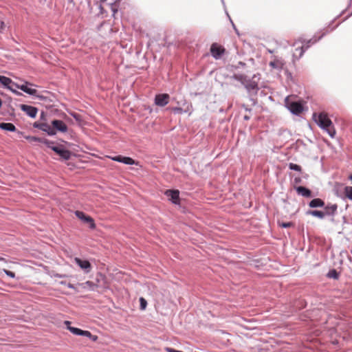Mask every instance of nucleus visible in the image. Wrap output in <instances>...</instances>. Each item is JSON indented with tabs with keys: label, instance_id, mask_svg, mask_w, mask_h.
Returning <instances> with one entry per match:
<instances>
[{
	"label": "nucleus",
	"instance_id": "f257e3e1",
	"mask_svg": "<svg viewBox=\"0 0 352 352\" xmlns=\"http://www.w3.org/2000/svg\"><path fill=\"white\" fill-rule=\"evenodd\" d=\"M34 126L47 133L50 135H54L56 134L57 132L66 133L68 129L66 124L59 120H52L51 125L46 122H36L34 123Z\"/></svg>",
	"mask_w": 352,
	"mask_h": 352
},
{
	"label": "nucleus",
	"instance_id": "f03ea898",
	"mask_svg": "<svg viewBox=\"0 0 352 352\" xmlns=\"http://www.w3.org/2000/svg\"><path fill=\"white\" fill-rule=\"evenodd\" d=\"M313 119L322 129L327 132L331 138L335 137L336 129L327 113H313Z\"/></svg>",
	"mask_w": 352,
	"mask_h": 352
},
{
	"label": "nucleus",
	"instance_id": "7ed1b4c3",
	"mask_svg": "<svg viewBox=\"0 0 352 352\" xmlns=\"http://www.w3.org/2000/svg\"><path fill=\"white\" fill-rule=\"evenodd\" d=\"M286 107L295 115H300L303 111V106L299 102H289L288 98L285 100Z\"/></svg>",
	"mask_w": 352,
	"mask_h": 352
},
{
	"label": "nucleus",
	"instance_id": "20e7f679",
	"mask_svg": "<svg viewBox=\"0 0 352 352\" xmlns=\"http://www.w3.org/2000/svg\"><path fill=\"white\" fill-rule=\"evenodd\" d=\"M211 55L215 59H219L225 54L226 49L217 43H213L210 49Z\"/></svg>",
	"mask_w": 352,
	"mask_h": 352
},
{
	"label": "nucleus",
	"instance_id": "39448f33",
	"mask_svg": "<svg viewBox=\"0 0 352 352\" xmlns=\"http://www.w3.org/2000/svg\"><path fill=\"white\" fill-rule=\"evenodd\" d=\"M75 214L79 219L82 221L84 223H88L89 225L90 228H96V223L94 222V219L91 217L86 215L83 212L79 210H76L75 212Z\"/></svg>",
	"mask_w": 352,
	"mask_h": 352
},
{
	"label": "nucleus",
	"instance_id": "423d86ee",
	"mask_svg": "<svg viewBox=\"0 0 352 352\" xmlns=\"http://www.w3.org/2000/svg\"><path fill=\"white\" fill-rule=\"evenodd\" d=\"M64 323L67 326V329L69 330L70 332H72V333H74L75 335L83 336H86L88 338H90L91 336L92 335L91 333V332L89 331H84V330L80 329L76 327H71L70 326L71 322H69L68 320L65 321Z\"/></svg>",
	"mask_w": 352,
	"mask_h": 352
},
{
	"label": "nucleus",
	"instance_id": "0eeeda50",
	"mask_svg": "<svg viewBox=\"0 0 352 352\" xmlns=\"http://www.w3.org/2000/svg\"><path fill=\"white\" fill-rule=\"evenodd\" d=\"M170 100V96L168 94H159L155 97L154 102L159 107L166 106Z\"/></svg>",
	"mask_w": 352,
	"mask_h": 352
},
{
	"label": "nucleus",
	"instance_id": "6e6552de",
	"mask_svg": "<svg viewBox=\"0 0 352 352\" xmlns=\"http://www.w3.org/2000/svg\"><path fill=\"white\" fill-rule=\"evenodd\" d=\"M36 87V85L25 81L23 82V92L33 96L38 97Z\"/></svg>",
	"mask_w": 352,
	"mask_h": 352
},
{
	"label": "nucleus",
	"instance_id": "1a4fd4ad",
	"mask_svg": "<svg viewBox=\"0 0 352 352\" xmlns=\"http://www.w3.org/2000/svg\"><path fill=\"white\" fill-rule=\"evenodd\" d=\"M0 82L3 87L12 91H15L17 87L16 85L10 78L3 76H0Z\"/></svg>",
	"mask_w": 352,
	"mask_h": 352
},
{
	"label": "nucleus",
	"instance_id": "9d476101",
	"mask_svg": "<svg viewBox=\"0 0 352 352\" xmlns=\"http://www.w3.org/2000/svg\"><path fill=\"white\" fill-rule=\"evenodd\" d=\"M52 149L64 160H69L71 157V152L65 149L63 146H52Z\"/></svg>",
	"mask_w": 352,
	"mask_h": 352
},
{
	"label": "nucleus",
	"instance_id": "9b49d317",
	"mask_svg": "<svg viewBox=\"0 0 352 352\" xmlns=\"http://www.w3.org/2000/svg\"><path fill=\"white\" fill-rule=\"evenodd\" d=\"M165 195L168 197L173 203L177 204L179 201V192L177 190H167L165 192Z\"/></svg>",
	"mask_w": 352,
	"mask_h": 352
},
{
	"label": "nucleus",
	"instance_id": "f8f14e48",
	"mask_svg": "<svg viewBox=\"0 0 352 352\" xmlns=\"http://www.w3.org/2000/svg\"><path fill=\"white\" fill-rule=\"evenodd\" d=\"M75 262L76 264L83 270H85L86 272H89L91 269V265L89 261L87 260H82L79 258L76 257L74 258Z\"/></svg>",
	"mask_w": 352,
	"mask_h": 352
},
{
	"label": "nucleus",
	"instance_id": "ddd939ff",
	"mask_svg": "<svg viewBox=\"0 0 352 352\" xmlns=\"http://www.w3.org/2000/svg\"><path fill=\"white\" fill-rule=\"evenodd\" d=\"M23 112H25L30 118H34L36 117L38 113V109L34 107L23 104Z\"/></svg>",
	"mask_w": 352,
	"mask_h": 352
},
{
	"label": "nucleus",
	"instance_id": "4468645a",
	"mask_svg": "<svg viewBox=\"0 0 352 352\" xmlns=\"http://www.w3.org/2000/svg\"><path fill=\"white\" fill-rule=\"evenodd\" d=\"M298 42H295L294 46H296L294 53L293 56L295 59H299L304 54L305 50L304 48V45H298Z\"/></svg>",
	"mask_w": 352,
	"mask_h": 352
},
{
	"label": "nucleus",
	"instance_id": "2eb2a0df",
	"mask_svg": "<svg viewBox=\"0 0 352 352\" xmlns=\"http://www.w3.org/2000/svg\"><path fill=\"white\" fill-rule=\"evenodd\" d=\"M269 65L273 69L280 70L283 69L285 63L283 60L275 58L273 60L270 61Z\"/></svg>",
	"mask_w": 352,
	"mask_h": 352
},
{
	"label": "nucleus",
	"instance_id": "dca6fc26",
	"mask_svg": "<svg viewBox=\"0 0 352 352\" xmlns=\"http://www.w3.org/2000/svg\"><path fill=\"white\" fill-rule=\"evenodd\" d=\"M296 190L299 195L305 197H310L311 196V190L304 186H298L296 188Z\"/></svg>",
	"mask_w": 352,
	"mask_h": 352
},
{
	"label": "nucleus",
	"instance_id": "f3484780",
	"mask_svg": "<svg viewBox=\"0 0 352 352\" xmlns=\"http://www.w3.org/2000/svg\"><path fill=\"white\" fill-rule=\"evenodd\" d=\"M78 285L82 289H89L90 290H94L97 287V285L94 283H93L92 281H90V280H87L83 283H80V284H78Z\"/></svg>",
	"mask_w": 352,
	"mask_h": 352
},
{
	"label": "nucleus",
	"instance_id": "a211bd4d",
	"mask_svg": "<svg viewBox=\"0 0 352 352\" xmlns=\"http://www.w3.org/2000/svg\"><path fill=\"white\" fill-rule=\"evenodd\" d=\"M324 205V202L319 198L312 199L309 204L311 208L322 207Z\"/></svg>",
	"mask_w": 352,
	"mask_h": 352
},
{
	"label": "nucleus",
	"instance_id": "6ab92c4d",
	"mask_svg": "<svg viewBox=\"0 0 352 352\" xmlns=\"http://www.w3.org/2000/svg\"><path fill=\"white\" fill-rule=\"evenodd\" d=\"M0 128L3 130H6V131H14L15 130V126L12 123H4V122L1 123Z\"/></svg>",
	"mask_w": 352,
	"mask_h": 352
},
{
	"label": "nucleus",
	"instance_id": "aec40b11",
	"mask_svg": "<svg viewBox=\"0 0 352 352\" xmlns=\"http://www.w3.org/2000/svg\"><path fill=\"white\" fill-rule=\"evenodd\" d=\"M120 1H116L110 5L111 10L113 12V16L115 18L116 14L118 12Z\"/></svg>",
	"mask_w": 352,
	"mask_h": 352
},
{
	"label": "nucleus",
	"instance_id": "412c9836",
	"mask_svg": "<svg viewBox=\"0 0 352 352\" xmlns=\"http://www.w3.org/2000/svg\"><path fill=\"white\" fill-rule=\"evenodd\" d=\"M312 216L317 217L320 219H322L324 217V212L320 210H311L308 212Z\"/></svg>",
	"mask_w": 352,
	"mask_h": 352
},
{
	"label": "nucleus",
	"instance_id": "4be33fe9",
	"mask_svg": "<svg viewBox=\"0 0 352 352\" xmlns=\"http://www.w3.org/2000/svg\"><path fill=\"white\" fill-rule=\"evenodd\" d=\"M337 205L334 204V205H331V206H328L325 208V210L327 211V214H333L336 212V211L337 210Z\"/></svg>",
	"mask_w": 352,
	"mask_h": 352
},
{
	"label": "nucleus",
	"instance_id": "5701e85b",
	"mask_svg": "<svg viewBox=\"0 0 352 352\" xmlns=\"http://www.w3.org/2000/svg\"><path fill=\"white\" fill-rule=\"evenodd\" d=\"M345 196L352 200V186H346L344 189Z\"/></svg>",
	"mask_w": 352,
	"mask_h": 352
},
{
	"label": "nucleus",
	"instance_id": "b1692460",
	"mask_svg": "<svg viewBox=\"0 0 352 352\" xmlns=\"http://www.w3.org/2000/svg\"><path fill=\"white\" fill-rule=\"evenodd\" d=\"M122 163L125 164H129V165H133V164H138L131 157H124H124L122 159Z\"/></svg>",
	"mask_w": 352,
	"mask_h": 352
},
{
	"label": "nucleus",
	"instance_id": "393cba45",
	"mask_svg": "<svg viewBox=\"0 0 352 352\" xmlns=\"http://www.w3.org/2000/svg\"><path fill=\"white\" fill-rule=\"evenodd\" d=\"M245 86L249 91L257 89V85L254 82H248Z\"/></svg>",
	"mask_w": 352,
	"mask_h": 352
},
{
	"label": "nucleus",
	"instance_id": "a878e982",
	"mask_svg": "<svg viewBox=\"0 0 352 352\" xmlns=\"http://www.w3.org/2000/svg\"><path fill=\"white\" fill-rule=\"evenodd\" d=\"M170 109L174 113H178V114H182V113L187 111V110H184L182 108L178 107H172Z\"/></svg>",
	"mask_w": 352,
	"mask_h": 352
},
{
	"label": "nucleus",
	"instance_id": "bb28decb",
	"mask_svg": "<svg viewBox=\"0 0 352 352\" xmlns=\"http://www.w3.org/2000/svg\"><path fill=\"white\" fill-rule=\"evenodd\" d=\"M289 167L291 170H296V171H301V167L296 164L290 163L289 164Z\"/></svg>",
	"mask_w": 352,
	"mask_h": 352
},
{
	"label": "nucleus",
	"instance_id": "cd10ccee",
	"mask_svg": "<svg viewBox=\"0 0 352 352\" xmlns=\"http://www.w3.org/2000/svg\"><path fill=\"white\" fill-rule=\"evenodd\" d=\"M278 225L282 228H290L294 226V223L292 222H278Z\"/></svg>",
	"mask_w": 352,
	"mask_h": 352
},
{
	"label": "nucleus",
	"instance_id": "c85d7f7f",
	"mask_svg": "<svg viewBox=\"0 0 352 352\" xmlns=\"http://www.w3.org/2000/svg\"><path fill=\"white\" fill-rule=\"evenodd\" d=\"M328 276L330 277V278H338V274L337 272L335 270H331L329 272Z\"/></svg>",
	"mask_w": 352,
	"mask_h": 352
},
{
	"label": "nucleus",
	"instance_id": "c756f323",
	"mask_svg": "<svg viewBox=\"0 0 352 352\" xmlns=\"http://www.w3.org/2000/svg\"><path fill=\"white\" fill-rule=\"evenodd\" d=\"M140 302L141 309H144L147 305L146 300L144 298H140Z\"/></svg>",
	"mask_w": 352,
	"mask_h": 352
},
{
	"label": "nucleus",
	"instance_id": "7c9ffc66",
	"mask_svg": "<svg viewBox=\"0 0 352 352\" xmlns=\"http://www.w3.org/2000/svg\"><path fill=\"white\" fill-rule=\"evenodd\" d=\"M124 156H122V155H117V156H115V157H111L112 160L113 161H116V162H122V159H123Z\"/></svg>",
	"mask_w": 352,
	"mask_h": 352
},
{
	"label": "nucleus",
	"instance_id": "2f4dec72",
	"mask_svg": "<svg viewBox=\"0 0 352 352\" xmlns=\"http://www.w3.org/2000/svg\"><path fill=\"white\" fill-rule=\"evenodd\" d=\"M165 350L167 351V352H183V351H177L174 349H172V348H169V347H166L165 349Z\"/></svg>",
	"mask_w": 352,
	"mask_h": 352
},
{
	"label": "nucleus",
	"instance_id": "473e14b6",
	"mask_svg": "<svg viewBox=\"0 0 352 352\" xmlns=\"http://www.w3.org/2000/svg\"><path fill=\"white\" fill-rule=\"evenodd\" d=\"M89 338H90L92 341L96 342V341H97V340H98V336H96V335H91V337H90Z\"/></svg>",
	"mask_w": 352,
	"mask_h": 352
},
{
	"label": "nucleus",
	"instance_id": "72a5a7b5",
	"mask_svg": "<svg viewBox=\"0 0 352 352\" xmlns=\"http://www.w3.org/2000/svg\"><path fill=\"white\" fill-rule=\"evenodd\" d=\"M5 272L10 276H11V277H14V274L13 272H10V271H8V270H5Z\"/></svg>",
	"mask_w": 352,
	"mask_h": 352
},
{
	"label": "nucleus",
	"instance_id": "f704fd0d",
	"mask_svg": "<svg viewBox=\"0 0 352 352\" xmlns=\"http://www.w3.org/2000/svg\"><path fill=\"white\" fill-rule=\"evenodd\" d=\"M67 287L70 289H76V287H74V285L72 283H68L67 284Z\"/></svg>",
	"mask_w": 352,
	"mask_h": 352
},
{
	"label": "nucleus",
	"instance_id": "c9c22d12",
	"mask_svg": "<svg viewBox=\"0 0 352 352\" xmlns=\"http://www.w3.org/2000/svg\"><path fill=\"white\" fill-rule=\"evenodd\" d=\"M73 116L74 117V118H76V120H78V118H79V115L76 114V113H74L73 114Z\"/></svg>",
	"mask_w": 352,
	"mask_h": 352
},
{
	"label": "nucleus",
	"instance_id": "e433bc0d",
	"mask_svg": "<svg viewBox=\"0 0 352 352\" xmlns=\"http://www.w3.org/2000/svg\"><path fill=\"white\" fill-rule=\"evenodd\" d=\"M295 180H296V182H300V179H297V178H296V179H295Z\"/></svg>",
	"mask_w": 352,
	"mask_h": 352
},
{
	"label": "nucleus",
	"instance_id": "4c0bfd02",
	"mask_svg": "<svg viewBox=\"0 0 352 352\" xmlns=\"http://www.w3.org/2000/svg\"><path fill=\"white\" fill-rule=\"evenodd\" d=\"M244 118H245V120H248V119H249V117H248L247 116H245L244 117Z\"/></svg>",
	"mask_w": 352,
	"mask_h": 352
},
{
	"label": "nucleus",
	"instance_id": "58836bf2",
	"mask_svg": "<svg viewBox=\"0 0 352 352\" xmlns=\"http://www.w3.org/2000/svg\"><path fill=\"white\" fill-rule=\"evenodd\" d=\"M1 104H2V101H1V99L0 98V107H1Z\"/></svg>",
	"mask_w": 352,
	"mask_h": 352
},
{
	"label": "nucleus",
	"instance_id": "ea45409f",
	"mask_svg": "<svg viewBox=\"0 0 352 352\" xmlns=\"http://www.w3.org/2000/svg\"><path fill=\"white\" fill-rule=\"evenodd\" d=\"M43 116H44V113H43V112H42V113H41V118H43Z\"/></svg>",
	"mask_w": 352,
	"mask_h": 352
},
{
	"label": "nucleus",
	"instance_id": "a19ab883",
	"mask_svg": "<svg viewBox=\"0 0 352 352\" xmlns=\"http://www.w3.org/2000/svg\"><path fill=\"white\" fill-rule=\"evenodd\" d=\"M349 179L352 180V174L349 176Z\"/></svg>",
	"mask_w": 352,
	"mask_h": 352
},
{
	"label": "nucleus",
	"instance_id": "79ce46f5",
	"mask_svg": "<svg viewBox=\"0 0 352 352\" xmlns=\"http://www.w3.org/2000/svg\"><path fill=\"white\" fill-rule=\"evenodd\" d=\"M107 0H100L101 2H105Z\"/></svg>",
	"mask_w": 352,
	"mask_h": 352
},
{
	"label": "nucleus",
	"instance_id": "37998d69",
	"mask_svg": "<svg viewBox=\"0 0 352 352\" xmlns=\"http://www.w3.org/2000/svg\"><path fill=\"white\" fill-rule=\"evenodd\" d=\"M351 3H352V0H351Z\"/></svg>",
	"mask_w": 352,
	"mask_h": 352
}]
</instances>
